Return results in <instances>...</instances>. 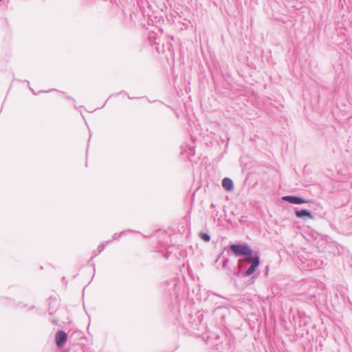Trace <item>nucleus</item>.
Returning <instances> with one entry per match:
<instances>
[{
  "label": "nucleus",
  "mask_w": 352,
  "mask_h": 352,
  "mask_svg": "<svg viewBox=\"0 0 352 352\" xmlns=\"http://www.w3.org/2000/svg\"><path fill=\"white\" fill-rule=\"evenodd\" d=\"M248 257L246 258V261L249 263H252L253 262H254V260H255V256L254 257H251V256H247Z\"/></svg>",
  "instance_id": "nucleus-8"
},
{
  "label": "nucleus",
  "mask_w": 352,
  "mask_h": 352,
  "mask_svg": "<svg viewBox=\"0 0 352 352\" xmlns=\"http://www.w3.org/2000/svg\"><path fill=\"white\" fill-rule=\"evenodd\" d=\"M259 263H260L259 262V257L257 256H255L254 262L251 263V265L249 267V268L246 271L247 275L252 274L255 272V270L258 267V266L259 265Z\"/></svg>",
  "instance_id": "nucleus-4"
},
{
  "label": "nucleus",
  "mask_w": 352,
  "mask_h": 352,
  "mask_svg": "<svg viewBox=\"0 0 352 352\" xmlns=\"http://www.w3.org/2000/svg\"><path fill=\"white\" fill-rule=\"evenodd\" d=\"M230 249L236 256H251L252 254V250L247 244L232 245Z\"/></svg>",
  "instance_id": "nucleus-1"
},
{
  "label": "nucleus",
  "mask_w": 352,
  "mask_h": 352,
  "mask_svg": "<svg viewBox=\"0 0 352 352\" xmlns=\"http://www.w3.org/2000/svg\"><path fill=\"white\" fill-rule=\"evenodd\" d=\"M283 199L284 200L289 201V203L294 204H301L308 202L306 200H304L300 197H294V196H285Z\"/></svg>",
  "instance_id": "nucleus-3"
},
{
  "label": "nucleus",
  "mask_w": 352,
  "mask_h": 352,
  "mask_svg": "<svg viewBox=\"0 0 352 352\" xmlns=\"http://www.w3.org/2000/svg\"><path fill=\"white\" fill-rule=\"evenodd\" d=\"M222 186L226 190H232L233 189L232 181L227 177L223 179Z\"/></svg>",
  "instance_id": "nucleus-6"
},
{
  "label": "nucleus",
  "mask_w": 352,
  "mask_h": 352,
  "mask_svg": "<svg viewBox=\"0 0 352 352\" xmlns=\"http://www.w3.org/2000/svg\"><path fill=\"white\" fill-rule=\"evenodd\" d=\"M295 214L296 216L298 218L306 217L310 219H312L314 218L311 212L306 210H297L296 211Z\"/></svg>",
  "instance_id": "nucleus-5"
},
{
  "label": "nucleus",
  "mask_w": 352,
  "mask_h": 352,
  "mask_svg": "<svg viewBox=\"0 0 352 352\" xmlns=\"http://www.w3.org/2000/svg\"><path fill=\"white\" fill-rule=\"evenodd\" d=\"M200 236H201V238L203 240H204L205 241L208 242V241H210V236H209L208 234H207L202 233V234H200Z\"/></svg>",
  "instance_id": "nucleus-7"
},
{
  "label": "nucleus",
  "mask_w": 352,
  "mask_h": 352,
  "mask_svg": "<svg viewBox=\"0 0 352 352\" xmlns=\"http://www.w3.org/2000/svg\"><path fill=\"white\" fill-rule=\"evenodd\" d=\"M67 340V334L63 331H58L56 334V343L58 347L62 346Z\"/></svg>",
  "instance_id": "nucleus-2"
}]
</instances>
